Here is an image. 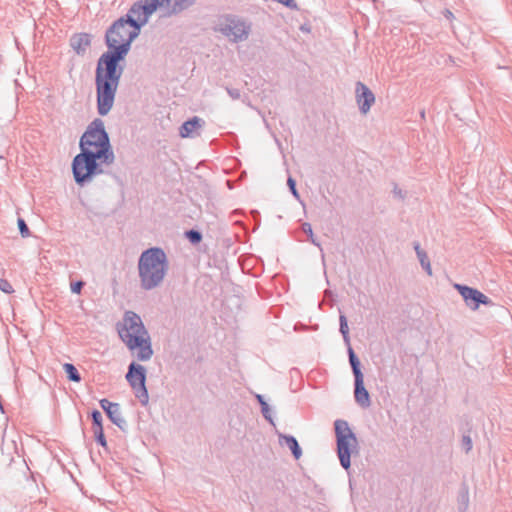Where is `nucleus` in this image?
Masks as SVG:
<instances>
[{
  "label": "nucleus",
  "mask_w": 512,
  "mask_h": 512,
  "mask_svg": "<svg viewBox=\"0 0 512 512\" xmlns=\"http://www.w3.org/2000/svg\"><path fill=\"white\" fill-rule=\"evenodd\" d=\"M227 90V93L229 94V96L232 98V99H239L240 96H241V93L238 89H235V88H226Z\"/></svg>",
  "instance_id": "32"
},
{
  "label": "nucleus",
  "mask_w": 512,
  "mask_h": 512,
  "mask_svg": "<svg viewBox=\"0 0 512 512\" xmlns=\"http://www.w3.org/2000/svg\"><path fill=\"white\" fill-rule=\"evenodd\" d=\"M126 380L134 391L135 397L142 405H146L149 401V395L146 388V369L144 366L132 362L128 366Z\"/></svg>",
  "instance_id": "8"
},
{
  "label": "nucleus",
  "mask_w": 512,
  "mask_h": 512,
  "mask_svg": "<svg viewBox=\"0 0 512 512\" xmlns=\"http://www.w3.org/2000/svg\"><path fill=\"white\" fill-rule=\"evenodd\" d=\"M302 230L305 234H307L310 242L317 246L321 251L323 250L321 248V245L320 243L317 241V239L314 237V234H313V230H312V226L309 224V223H303L302 224Z\"/></svg>",
  "instance_id": "23"
},
{
  "label": "nucleus",
  "mask_w": 512,
  "mask_h": 512,
  "mask_svg": "<svg viewBox=\"0 0 512 512\" xmlns=\"http://www.w3.org/2000/svg\"><path fill=\"white\" fill-rule=\"evenodd\" d=\"M337 455L341 466L347 470L351 466V453L357 448L358 441L355 433L345 420L338 419L334 422Z\"/></svg>",
  "instance_id": "7"
},
{
  "label": "nucleus",
  "mask_w": 512,
  "mask_h": 512,
  "mask_svg": "<svg viewBox=\"0 0 512 512\" xmlns=\"http://www.w3.org/2000/svg\"><path fill=\"white\" fill-rule=\"evenodd\" d=\"M169 270L166 253L160 247L144 250L138 259L140 287L150 291L162 285Z\"/></svg>",
  "instance_id": "2"
},
{
  "label": "nucleus",
  "mask_w": 512,
  "mask_h": 512,
  "mask_svg": "<svg viewBox=\"0 0 512 512\" xmlns=\"http://www.w3.org/2000/svg\"><path fill=\"white\" fill-rule=\"evenodd\" d=\"M287 185H288L292 195L295 197V199L300 201V195L296 189V181L292 177H289L287 179Z\"/></svg>",
  "instance_id": "27"
},
{
  "label": "nucleus",
  "mask_w": 512,
  "mask_h": 512,
  "mask_svg": "<svg viewBox=\"0 0 512 512\" xmlns=\"http://www.w3.org/2000/svg\"><path fill=\"white\" fill-rule=\"evenodd\" d=\"M140 32L126 14L106 30L105 44L108 50L99 57L95 70L97 112L100 116H106L113 108L123 73L119 63L125 59Z\"/></svg>",
  "instance_id": "1"
},
{
  "label": "nucleus",
  "mask_w": 512,
  "mask_h": 512,
  "mask_svg": "<svg viewBox=\"0 0 512 512\" xmlns=\"http://www.w3.org/2000/svg\"><path fill=\"white\" fill-rule=\"evenodd\" d=\"M394 193H395L396 195H398L399 197H401V198L403 197V196H402V192H401V190H400V189H398L397 187H395V188H394Z\"/></svg>",
  "instance_id": "34"
},
{
  "label": "nucleus",
  "mask_w": 512,
  "mask_h": 512,
  "mask_svg": "<svg viewBox=\"0 0 512 512\" xmlns=\"http://www.w3.org/2000/svg\"><path fill=\"white\" fill-rule=\"evenodd\" d=\"M92 36L89 33H75L70 38V47L79 55L84 56L91 46Z\"/></svg>",
  "instance_id": "14"
},
{
  "label": "nucleus",
  "mask_w": 512,
  "mask_h": 512,
  "mask_svg": "<svg viewBox=\"0 0 512 512\" xmlns=\"http://www.w3.org/2000/svg\"><path fill=\"white\" fill-rule=\"evenodd\" d=\"M462 503L466 506L467 503H468V492L467 490L464 492V494L462 495Z\"/></svg>",
  "instance_id": "33"
},
{
  "label": "nucleus",
  "mask_w": 512,
  "mask_h": 512,
  "mask_svg": "<svg viewBox=\"0 0 512 512\" xmlns=\"http://www.w3.org/2000/svg\"><path fill=\"white\" fill-rule=\"evenodd\" d=\"M348 357L354 375V379L364 378L360 368V361L351 346H348Z\"/></svg>",
  "instance_id": "19"
},
{
  "label": "nucleus",
  "mask_w": 512,
  "mask_h": 512,
  "mask_svg": "<svg viewBox=\"0 0 512 512\" xmlns=\"http://www.w3.org/2000/svg\"><path fill=\"white\" fill-rule=\"evenodd\" d=\"M279 442L281 445H286L292 452L295 459H299L302 455V450L298 444L297 439L292 435H279Z\"/></svg>",
  "instance_id": "17"
},
{
  "label": "nucleus",
  "mask_w": 512,
  "mask_h": 512,
  "mask_svg": "<svg viewBox=\"0 0 512 512\" xmlns=\"http://www.w3.org/2000/svg\"><path fill=\"white\" fill-rule=\"evenodd\" d=\"M157 10L158 0H138L129 8L126 15L130 16L132 23L141 30Z\"/></svg>",
  "instance_id": "9"
},
{
  "label": "nucleus",
  "mask_w": 512,
  "mask_h": 512,
  "mask_svg": "<svg viewBox=\"0 0 512 512\" xmlns=\"http://www.w3.org/2000/svg\"><path fill=\"white\" fill-rule=\"evenodd\" d=\"M93 433H94V437H95L96 442L98 444H100L101 446L106 447L107 442H106V439H105V436H104L103 428L94 429Z\"/></svg>",
  "instance_id": "26"
},
{
  "label": "nucleus",
  "mask_w": 512,
  "mask_h": 512,
  "mask_svg": "<svg viewBox=\"0 0 512 512\" xmlns=\"http://www.w3.org/2000/svg\"><path fill=\"white\" fill-rule=\"evenodd\" d=\"M185 234H186L187 239L192 244H198L202 240V234L197 230L191 229V230H188Z\"/></svg>",
  "instance_id": "25"
},
{
  "label": "nucleus",
  "mask_w": 512,
  "mask_h": 512,
  "mask_svg": "<svg viewBox=\"0 0 512 512\" xmlns=\"http://www.w3.org/2000/svg\"><path fill=\"white\" fill-rule=\"evenodd\" d=\"M63 369L66 372L67 378L70 381H73V382H80L81 381V376H80L77 368L73 364L65 363L63 365Z\"/></svg>",
  "instance_id": "22"
},
{
  "label": "nucleus",
  "mask_w": 512,
  "mask_h": 512,
  "mask_svg": "<svg viewBox=\"0 0 512 512\" xmlns=\"http://www.w3.org/2000/svg\"><path fill=\"white\" fill-rule=\"evenodd\" d=\"M92 418V430L103 428L102 426V414L98 410H93L91 413Z\"/></svg>",
  "instance_id": "24"
},
{
  "label": "nucleus",
  "mask_w": 512,
  "mask_h": 512,
  "mask_svg": "<svg viewBox=\"0 0 512 512\" xmlns=\"http://www.w3.org/2000/svg\"><path fill=\"white\" fill-rule=\"evenodd\" d=\"M256 399L261 406V413L263 417L271 424H274L272 418V411L268 403L265 401L264 397L260 394L256 395Z\"/></svg>",
  "instance_id": "20"
},
{
  "label": "nucleus",
  "mask_w": 512,
  "mask_h": 512,
  "mask_svg": "<svg viewBox=\"0 0 512 512\" xmlns=\"http://www.w3.org/2000/svg\"><path fill=\"white\" fill-rule=\"evenodd\" d=\"M355 98L362 114H367L375 102L373 92L362 82L358 81L355 86Z\"/></svg>",
  "instance_id": "12"
},
{
  "label": "nucleus",
  "mask_w": 512,
  "mask_h": 512,
  "mask_svg": "<svg viewBox=\"0 0 512 512\" xmlns=\"http://www.w3.org/2000/svg\"><path fill=\"white\" fill-rule=\"evenodd\" d=\"M339 324H340L339 330H340V333L343 336V340H344L345 344L347 346H351L350 345L348 322H347V318H346L345 315L340 314V316H339Z\"/></svg>",
  "instance_id": "21"
},
{
  "label": "nucleus",
  "mask_w": 512,
  "mask_h": 512,
  "mask_svg": "<svg viewBox=\"0 0 512 512\" xmlns=\"http://www.w3.org/2000/svg\"><path fill=\"white\" fill-rule=\"evenodd\" d=\"M115 159H106L105 155H98L93 151H82L72 161L74 180L83 186L90 182L95 175L103 173L102 165H111Z\"/></svg>",
  "instance_id": "4"
},
{
  "label": "nucleus",
  "mask_w": 512,
  "mask_h": 512,
  "mask_svg": "<svg viewBox=\"0 0 512 512\" xmlns=\"http://www.w3.org/2000/svg\"><path fill=\"white\" fill-rule=\"evenodd\" d=\"M454 287L458 290L466 305L472 310H477L480 304H492L491 300L477 289L460 284H454Z\"/></svg>",
  "instance_id": "10"
},
{
  "label": "nucleus",
  "mask_w": 512,
  "mask_h": 512,
  "mask_svg": "<svg viewBox=\"0 0 512 512\" xmlns=\"http://www.w3.org/2000/svg\"><path fill=\"white\" fill-rule=\"evenodd\" d=\"M195 3L196 0H158V10L161 17H172L188 10Z\"/></svg>",
  "instance_id": "11"
},
{
  "label": "nucleus",
  "mask_w": 512,
  "mask_h": 512,
  "mask_svg": "<svg viewBox=\"0 0 512 512\" xmlns=\"http://www.w3.org/2000/svg\"><path fill=\"white\" fill-rule=\"evenodd\" d=\"M461 442H462L463 450L470 451L472 449V440H471L470 436L464 435L462 437V441Z\"/></svg>",
  "instance_id": "30"
},
{
  "label": "nucleus",
  "mask_w": 512,
  "mask_h": 512,
  "mask_svg": "<svg viewBox=\"0 0 512 512\" xmlns=\"http://www.w3.org/2000/svg\"><path fill=\"white\" fill-rule=\"evenodd\" d=\"M118 334L130 351L138 350L137 359L148 361L153 355L149 334L141 317L133 311H126Z\"/></svg>",
  "instance_id": "3"
},
{
  "label": "nucleus",
  "mask_w": 512,
  "mask_h": 512,
  "mask_svg": "<svg viewBox=\"0 0 512 512\" xmlns=\"http://www.w3.org/2000/svg\"><path fill=\"white\" fill-rule=\"evenodd\" d=\"M101 408L105 411L110 421L115 424L119 429L124 431L127 427V422L123 418L121 408L118 403L110 402L107 399H101L99 401Z\"/></svg>",
  "instance_id": "13"
},
{
  "label": "nucleus",
  "mask_w": 512,
  "mask_h": 512,
  "mask_svg": "<svg viewBox=\"0 0 512 512\" xmlns=\"http://www.w3.org/2000/svg\"><path fill=\"white\" fill-rule=\"evenodd\" d=\"M354 397L361 407L367 408L370 406V396L364 386V378L354 379Z\"/></svg>",
  "instance_id": "15"
},
{
  "label": "nucleus",
  "mask_w": 512,
  "mask_h": 512,
  "mask_svg": "<svg viewBox=\"0 0 512 512\" xmlns=\"http://www.w3.org/2000/svg\"><path fill=\"white\" fill-rule=\"evenodd\" d=\"M444 15L447 16L448 10L443 11Z\"/></svg>",
  "instance_id": "35"
},
{
  "label": "nucleus",
  "mask_w": 512,
  "mask_h": 512,
  "mask_svg": "<svg viewBox=\"0 0 512 512\" xmlns=\"http://www.w3.org/2000/svg\"><path fill=\"white\" fill-rule=\"evenodd\" d=\"M80 150L93 151L98 155H105L106 159H115L109 135L105 130L104 122L100 118L94 119L80 138Z\"/></svg>",
  "instance_id": "5"
},
{
  "label": "nucleus",
  "mask_w": 512,
  "mask_h": 512,
  "mask_svg": "<svg viewBox=\"0 0 512 512\" xmlns=\"http://www.w3.org/2000/svg\"><path fill=\"white\" fill-rule=\"evenodd\" d=\"M0 290L6 294H11L14 292L12 285L6 279H0Z\"/></svg>",
  "instance_id": "29"
},
{
  "label": "nucleus",
  "mask_w": 512,
  "mask_h": 512,
  "mask_svg": "<svg viewBox=\"0 0 512 512\" xmlns=\"http://www.w3.org/2000/svg\"><path fill=\"white\" fill-rule=\"evenodd\" d=\"M84 286L82 281H77L71 285V291L73 293L79 294Z\"/></svg>",
  "instance_id": "31"
},
{
  "label": "nucleus",
  "mask_w": 512,
  "mask_h": 512,
  "mask_svg": "<svg viewBox=\"0 0 512 512\" xmlns=\"http://www.w3.org/2000/svg\"><path fill=\"white\" fill-rule=\"evenodd\" d=\"M413 247L416 251L418 260H419L422 268L427 272V274L429 276H431L432 275L431 264H430V261H429V258L427 256L426 252L423 249H421L420 244L418 242H414Z\"/></svg>",
  "instance_id": "18"
},
{
  "label": "nucleus",
  "mask_w": 512,
  "mask_h": 512,
  "mask_svg": "<svg viewBox=\"0 0 512 512\" xmlns=\"http://www.w3.org/2000/svg\"><path fill=\"white\" fill-rule=\"evenodd\" d=\"M204 120L194 116L193 118L185 121L179 130V134L182 138L194 137L195 133L202 128Z\"/></svg>",
  "instance_id": "16"
},
{
  "label": "nucleus",
  "mask_w": 512,
  "mask_h": 512,
  "mask_svg": "<svg viewBox=\"0 0 512 512\" xmlns=\"http://www.w3.org/2000/svg\"><path fill=\"white\" fill-rule=\"evenodd\" d=\"M214 31L222 34L230 42L246 41L252 31V23L238 15L227 14L218 18Z\"/></svg>",
  "instance_id": "6"
},
{
  "label": "nucleus",
  "mask_w": 512,
  "mask_h": 512,
  "mask_svg": "<svg viewBox=\"0 0 512 512\" xmlns=\"http://www.w3.org/2000/svg\"><path fill=\"white\" fill-rule=\"evenodd\" d=\"M18 227H19V231H20V234L22 237L29 236L30 231H29V228H28L26 222L24 221V219H22V218L18 219Z\"/></svg>",
  "instance_id": "28"
}]
</instances>
